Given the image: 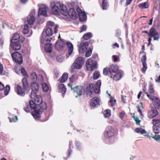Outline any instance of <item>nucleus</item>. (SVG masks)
I'll use <instances>...</instances> for the list:
<instances>
[{
  "instance_id": "59",
  "label": "nucleus",
  "mask_w": 160,
  "mask_h": 160,
  "mask_svg": "<svg viewBox=\"0 0 160 160\" xmlns=\"http://www.w3.org/2000/svg\"><path fill=\"white\" fill-rule=\"evenodd\" d=\"M57 60L58 62H61L63 61V58L61 56L59 55L57 57Z\"/></svg>"
},
{
  "instance_id": "37",
  "label": "nucleus",
  "mask_w": 160,
  "mask_h": 160,
  "mask_svg": "<svg viewBox=\"0 0 160 160\" xmlns=\"http://www.w3.org/2000/svg\"><path fill=\"white\" fill-rule=\"evenodd\" d=\"M92 36V35L91 32H87L83 35V38L85 40H87L91 38Z\"/></svg>"
},
{
  "instance_id": "62",
  "label": "nucleus",
  "mask_w": 160,
  "mask_h": 160,
  "mask_svg": "<svg viewBox=\"0 0 160 160\" xmlns=\"http://www.w3.org/2000/svg\"><path fill=\"white\" fill-rule=\"evenodd\" d=\"M76 11L77 14H80V13H82L83 12L82 11V10L79 7L77 8L76 9Z\"/></svg>"
},
{
  "instance_id": "41",
  "label": "nucleus",
  "mask_w": 160,
  "mask_h": 160,
  "mask_svg": "<svg viewBox=\"0 0 160 160\" xmlns=\"http://www.w3.org/2000/svg\"><path fill=\"white\" fill-rule=\"evenodd\" d=\"M153 131L155 134L159 133L160 132V127L159 126H153Z\"/></svg>"
},
{
  "instance_id": "16",
  "label": "nucleus",
  "mask_w": 160,
  "mask_h": 160,
  "mask_svg": "<svg viewBox=\"0 0 160 160\" xmlns=\"http://www.w3.org/2000/svg\"><path fill=\"white\" fill-rule=\"evenodd\" d=\"M15 69L17 74H19L21 73L22 75L27 77H28L25 69L23 68H21L19 65H17L15 66Z\"/></svg>"
},
{
  "instance_id": "31",
  "label": "nucleus",
  "mask_w": 160,
  "mask_h": 160,
  "mask_svg": "<svg viewBox=\"0 0 160 160\" xmlns=\"http://www.w3.org/2000/svg\"><path fill=\"white\" fill-rule=\"evenodd\" d=\"M59 92L62 93L63 94L65 93L66 91V88L63 84H61L58 87Z\"/></svg>"
},
{
  "instance_id": "14",
  "label": "nucleus",
  "mask_w": 160,
  "mask_h": 160,
  "mask_svg": "<svg viewBox=\"0 0 160 160\" xmlns=\"http://www.w3.org/2000/svg\"><path fill=\"white\" fill-rule=\"evenodd\" d=\"M48 8L46 5L42 4L40 6L38 10V14L39 15H42L45 17H47V11Z\"/></svg>"
},
{
  "instance_id": "21",
  "label": "nucleus",
  "mask_w": 160,
  "mask_h": 160,
  "mask_svg": "<svg viewBox=\"0 0 160 160\" xmlns=\"http://www.w3.org/2000/svg\"><path fill=\"white\" fill-rule=\"evenodd\" d=\"M35 15V12L32 11L28 16L27 18V21L28 23L30 25L33 24L35 20V18L34 16Z\"/></svg>"
},
{
  "instance_id": "42",
  "label": "nucleus",
  "mask_w": 160,
  "mask_h": 160,
  "mask_svg": "<svg viewBox=\"0 0 160 160\" xmlns=\"http://www.w3.org/2000/svg\"><path fill=\"white\" fill-rule=\"evenodd\" d=\"M100 74L99 71L97 70L95 71L94 73L93 74V78L94 80L98 79L99 77Z\"/></svg>"
},
{
  "instance_id": "64",
  "label": "nucleus",
  "mask_w": 160,
  "mask_h": 160,
  "mask_svg": "<svg viewBox=\"0 0 160 160\" xmlns=\"http://www.w3.org/2000/svg\"><path fill=\"white\" fill-rule=\"evenodd\" d=\"M125 113L124 112H121L119 114V117L122 119L124 116Z\"/></svg>"
},
{
  "instance_id": "26",
  "label": "nucleus",
  "mask_w": 160,
  "mask_h": 160,
  "mask_svg": "<svg viewBox=\"0 0 160 160\" xmlns=\"http://www.w3.org/2000/svg\"><path fill=\"white\" fill-rule=\"evenodd\" d=\"M66 45L68 49V55L66 54V56L67 58H68L69 56L71 55L73 51V45L70 42H68L66 43Z\"/></svg>"
},
{
  "instance_id": "32",
  "label": "nucleus",
  "mask_w": 160,
  "mask_h": 160,
  "mask_svg": "<svg viewBox=\"0 0 160 160\" xmlns=\"http://www.w3.org/2000/svg\"><path fill=\"white\" fill-rule=\"evenodd\" d=\"M78 17H79L80 21H83L87 19V16L84 12L82 13H80V14H78Z\"/></svg>"
},
{
  "instance_id": "27",
  "label": "nucleus",
  "mask_w": 160,
  "mask_h": 160,
  "mask_svg": "<svg viewBox=\"0 0 160 160\" xmlns=\"http://www.w3.org/2000/svg\"><path fill=\"white\" fill-rule=\"evenodd\" d=\"M45 43H42V44H44V48L45 51L47 52L50 53L52 52V45L51 43H49V42H45Z\"/></svg>"
},
{
  "instance_id": "24",
  "label": "nucleus",
  "mask_w": 160,
  "mask_h": 160,
  "mask_svg": "<svg viewBox=\"0 0 160 160\" xmlns=\"http://www.w3.org/2000/svg\"><path fill=\"white\" fill-rule=\"evenodd\" d=\"M90 105L93 107H96L100 105V100L98 97H94L91 99Z\"/></svg>"
},
{
  "instance_id": "54",
  "label": "nucleus",
  "mask_w": 160,
  "mask_h": 160,
  "mask_svg": "<svg viewBox=\"0 0 160 160\" xmlns=\"http://www.w3.org/2000/svg\"><path fill=\"white\" fill-rule=\"evenodd\" d=\"M152 138L155 139L157 141L160 140V135H152Z\"/></svg>"
},
{
  "instance_id": "12",
  "label": "nucleus",
  "mask_w": 160,
  "mask_h": 160,
  "mask_svg": "<svg viewBox=\"0 0 160 160\" xmlns=\"http://www.w3.org/2000/svg\"><path fill=\"white\" fill-rule=\"evenodd\" d=\"M148 36H150L151 37H153L154 40L158 41L159 38L158 33L154 28H152L150 29Z\"/></svg>"
},
{
  "instance_id": "30",
  "label": "nucleus",
  "mask_w": 160,
  "mask_h": 160,
  "mask_svg": "<svg viewBox=\"0 0 160 160\" xmlns=\"http://www.w3.org/2000/svg\"><path fill=\"white\" fill-rule=\"evenodd\" d=\"M110 78H113V80L117 81L120 80L121 78V74L118 72H117L113 74L110 75L109 76Z\"/></svg>"
},
{
  "instance_id": "22",
  "label": "nucleus",
  "mask_w": 160,
  "mask_h": 160,
  "mask_svg": "<svg viewBox=\"0 0 160 160\" xmlns=\"http://www.w3.org/2000/svg\"><path fill=\"white\" fill-rule=\"evenodd\" d=\"M147 57L146 55L142 56L141 58V61L142 65V71L144 73L147 68V64L146 63Z\"/></svg>"
},
{
  "instance_id": "23",
  "label": "nucleus",
  "mask_w": 160,
  "mask_h": 160,
  "mask_svg": "<svg viewBox=\"0 0 160 160\" xmlns=\"http://www.w3.org/2000/svg\"><path fill=\"white\" fill-rule=\"evenodd\" d=\"M11 47L13 50H18L21 48V44L19 41H11Z\"/></svg>"
},
{
  "instance_id": "20",
  "label": "nucleus",
  "mask_w": 160,
  "mask_h": 160,
  "mask_svg": "<svg viewBox=\"0 0 160 160\" xmlns=\"http://www.w3.org/2000/svg\"><path fill=\"white\" fill-rule=\"evenodd\" d=\"M34 97H32V96L30 95V97L32 98L34 101L37 104V105L40 104L42 102V99L41 96L39 95H37V93H35V95Z\"/></svg>"
},
{
  "instance_id": "63",
  "label": "nucleus",
  "mask_w": 160,
  "mask_h": 160,
  "mask_svg": "<svg viewBox=\"0 0 160 160\" xmlns=\"http://www.w3.org/2000/svg\"><path fill=\"white\" fill-rule=\"evenodd\" d=\"M121 31L119 29L117 30L116 32V36L117 37H119L120 36L121 34Z\"/></svg>"
},
{
  "instance_id": "29",
  "label": "nucleus",
  "mask_w": 160,
  "mask_h": 160,
  "mask_svg": "<svg viewBox=\"0 0 160 160\" xmlns=\"http://www.w3.org/2000/svg\"><path fill=\"white\" fill-rule=\"evenodd\" d=\"M153 106L155 108L160 109V99L158 97H155L153 101Z\"/></svg>"
},
{
  "instance_id": "56",
  "label": "nucleus",
  "mask_w": 160,
  "mask_h": 160,
  "mask_svg": "<svg viewBox=\"0 0 160 160\" xmlns=\"http://www.w3.org/2000/svg\"><path fill=\"white\" fill-rule=\"evenodd\" d=\"M24 110L26 112H30L31 109H30V108L29 107V105H26V107H25Z\"/></svg>"
},
{
  "instance_id": "25",
  "label": "nucleus",
  "mask_w": 160,
  "mask_h": 160,
  "mask_svg": "<svg viewBox=\"0 0 160 160\" xmlns=\"http://www.w3.org/2000/svg\"><path fill=\"white\" fill-rule=\"evenodd\" d=\"M158 114V113L156 109L153 108L149 111L148 115L149 118H153Z\"/></svg>"
},
{
  "instance_id": "40",
  "label": "nucleus",
  "mask_w": 160,
  "mask_h": 160,
  "mask_svg": "<svg viewBox=\"0 0 160 160\" xmlns=\"http://www.w3.org/2000/svg\"><path fill=\"white\" fill-rule=\"evenodd\" d=\"M30 78L33 81V82H36L37 79L36 73L34 72H32L30 74Z\"/></svg>"
},
{
  "instance_id": "57",
  "label": "nucleus",
  "mask_w": 160,
  "mask_h": 160,
  "mask_svg": "<svg viewBox=\"0 0 160 160\" xmlns=\"http://www.w3.org/2000/svg\"><path fill=\"white\" fill-rule=\"evenodd\" d=\"M69 79L70 80V83H71L72 85V83L75 80V76L72 75L71 77L69 78Z\"/></svg>"
},
{
  "instance_id": "9",
  "label": "nucleus",
  "mask_w": 160,
  "mask_h": 160,
  "mask_svg": "<svg viewBox=\"0 0 160 160\" xmlns=\"http://www.w3.org/2000/svg\"><path fill=\"white\" fill-rule=\"evenodd\" d=\"M97 66V62L93 61L91 59H89L86 61V66L87 69L88 71H93L96 68Z\"/></svg>"
},
{
  "instance_id": "53",
  "label": "nucleus",
  "mask_w": 160,
  "mask_h": 160,
  "mask_svg": "<svg viewBox=\"0 0 160 160\" xmlns=\"http://www.w3.org/2000/svg\"><path fill=\"white\" fill-rule=\"evenodd\" d=\"M18 119L17 116H14L13 117L11 118V122H16L18 121Z\"/></svg>"
},
{
  "instance_id": "51",
  "label": "nucleus",
  "mask_w": 160,
  "mask_h": 160,
  "mask_svg": "<svg viewBox=\"0 0 160 160\" xmlns=\"http://www.w3.org/2000/svg\"><path fill=\"white\" fill-rule=\"evenodd\" d=\"M85 52V55L86 57H89L91 55L92 53V50L91 49H89L88 50H86V51Z\"/></svg>"
},
{
  "instance_id": "61",
  "label": "nucleus",
  "mask_w": 160,
  "mask_h": 160,
  "mask_svg": "<svg viewBox=\"0 0 160 160\" xmlns=\"http://www.w3.org/2000/svg\"><path fill=\"white\" fill-rule=\"evenodd\" d=\"M135 121L136 122V123L137 125H139L140 122V120H139V118L136 117L135 119H134Z\"/></svg>"
},
{
  "instance_id": "6",
  "label": "nucleus",
  "mask_w": 160,
  "mask_h": 160,
  "mask_svg": "<svg viewBox=\"0 0 160 160\" xmlns=\"http://www.w3.org/2000/svg\"><path fill=\"white\" fill-rule=\"evenodd\" d=\"M84 61L83 58L82 57L77 58L71 66L72 71L74 68L76 69L81 68L82 67Z\"/></svg>"
},
{
  "instance_id": "18",
  "label": "nucleus",
  "mask_w": 160,
  "mask_h": 160,
  "mask_svg": "<svg viewBox=\"0 0 160 160\" xmlns=\"http://www.w3.org/2000/svg\"><path fill=\"white\" fill-rule=\"evenodd\" d=\"M65 45V43L62 40H58L56 42L55 48L57 50L60 51L63 49Z\"/></svg>"
},
{
  "instance_id": "5",
  "label": "nucleus",
  "mask_w": 160,
  "mask_h": 160,
  "mask_svg": "<svg viewBox=\"0 0 160 160\" xmlns=\"http://www.w3.org/2000/svg\"><path fill=\"white\" fill-rule=\"evenodd\" d=\"M118 67L116 65H111L109 68H104L103 73L105 75L109 76L110 75L118 72Z\"/></svg>"
},
{
  "instance_id": "33",
  "label": "nucleus",
  "mask_w": 160,
  "mask_h": 160,
  "mask_svg": "<svg viewBox=\"0 0 160 160\" xmlns=\"http://www.w3.org/2000/svg\"><path fill=\"white\" fill-rule=\"evenodd\" d=\"M29 105L31 110H33L34 111H35L37 107V104L33 100H31L29 101Z\"/></svg>"
},
{
  "instance_id": "49",
  "label": "nucleus",
  "mask_w": 160,
  "mask_h": 160,
  "mask_svg": "<svg viewBox=\"0 0 160 160\" xmlns=\"http://www.w3.org/2000/svg\"><path fill=\"white\" fill-rule=\"evenodd\" d=\"M145 94L147 95V97L151 100L152 101L154 99V98L155 97H154L152 94H150L149 92H145Z\"/></svg>"
},
{
  "instance_id": "44",
  "label": "nucleus",
  "mask_w": 160,
  "mask_h": 160,
  "mask_svg": "<svg viewBox=\"0 0 160 160\" xmlns=\"http://www.w3.org/2000/svg\"><path fill=\"white\" fill-rule=\"evenodd\" d=\"M103 114L105 117H108L111 115V111L107 109L104 111Z\"/></svg>"
},
{
  "instance_id": "48",
  "label": "nucleus",
  "mask_w": 160,
  "mask_h": 160,
  "mask_svg": "<svg viewBox=\"0 0 160 160\" xmlns=\"http://www.w3.org/2000/svg\"><path fill=\"white\" fill-rule=\"evenodd\" d=\"M110 102L111 103V106L113 107L115 105L116 100L113 97H111L110 99Z\"/></svg>"
},
{
  "instance_id": "1",
  "label": "nucleus",
  "mask_w": 160,
  "mask_h": 160,
  "mask_svg": "<svg viewBox=\"0 0 160 160\" xmlns=\"http://www.w3.org/2000/svg\"><path fill=\"white\" fill-rule=\"evenodd\" d=\"M47 108L46 103L43 102L37 105L36 109L32 112V114L35 119H39L40 117V114L44 110H46Z\"/></svg>"
},
{
  "instance_id": "50",
  "label": "nucleus",
  "mask_w": 160,
  "mask_h": 160,
  "mask_svg": "<svg viewBox=\"0 0 160 160\" xmlns=\"http://www.w3.org/2000/svg\"><path fill=\"white\" fill-rule=\"evenodd\" d=\"M154 91L153 88V85L151 83H150L148 92H149L150 94H152L154 93Z\"/></svg>"
},
{
  "instance_id": "58",
  "label": "nucleus",
  "mask_w": 160,
  "mask_h": 160,
  "mask_svg": "<svg viewBox=\"0 0 160 160\" xmlns=\"http://www.w3.org/2000/svg\"><path fill=\"white\" fill-rule=\"evenodd\" d=\"M75 146L78 149V150H80L81 148V144L80 142L77 141L75 143Z\"/></svg>"
},
{
  "instance_id": "8",
  "label": "nucleus",
  "mask_w": 160,
  "mask_h": 160,
  "mask_svg": "<svg viewBox=\"0 0 160 160\" xmlns=\"http://www.w3.org/2000/svg\"><path fill=\"white\" fill-rule=\"evenodd\" d=\"M13 61L18 65H20L23 62L22 54L17 52H15L11 55Z\"/></svg>"
},
{
  "instance_id": "46",
  "label": "nucleus",
  "mask_w": 160,
  "mask_h": 160,
  "mask_svg": "<svg viewBox=\"0 0 160 160\" xmlns=\"http://www.w3.org/2000/svg\"><path fill=\"white\" fill-rule=\"evenodd\" d=\"M72 142L70 141L69 143V148L67 151L68 157H69L70 155L72 152V150L71 149V146L72 145Z\"/></svg>"
},
{
  "instance_id": "3",
  "label": "nucleus",
  "mask_w": 160,
  "mask_h": 160,
  "mask_svg": "<svg viewBox=\"0 0 160 160\" xmlns=\"http://www.w3.org/2000/svg\"><path fill=\"white\" fill-rule=\"evenodd\" d=\"M52 28L48 27L45 30H43L42 34L41 39V43H45V41L50 42L51 38L50 37L52 34Z\"/></svg>"
},
{
  "instance_id": "47",
  "label": "nucleus",
  "mask_w": 160,
  "mask_h": 160,
  "mask_svg": "<svg viewBox=\"0 0 160 160\" xmlns=\"http://www.w3.org/2000/svg\"><path fill=\"white\" fill-rule=\"evenodd\" d=\"M140 104H141V105L140 107L138 105H137V111L139 113L140 115L142 116L143 117V115L142 113L141 109L140 108V107H141L142 108H143V106H142V103L141 102Z\"/></svg>"
},
{
  "instance_id": "13",
  "label": "nucleus",
  "mask_w": 160,
  "mask_h": 160,
  "mask_svg": "<svg viewBox=\"0 0 160 160\" xmlns=\"http://www.w3.org/2000/svg\"><path fill=\"white\" fill-rule=\"evenodd\" d=\"M30 87L32 90L30 93L31 96L34 97L35 93H37L38 91L39 85L36 82H34L31 83Z\"/></svg>"
},
{
  "instance_id": "11",
  "label": "nucleus",
  "mask_w": 160,
  "mask_h": 160,
  "mask_svg": "<svg viewBox=\"0 0 160 160\" xmlns=\"http://www.w3.org/2000/svg\"><path fill=\"white\" fill-rule=\"evenodd\" d=\"M68 85L74 92H77V95L76 96V98H77L78 96H80L82 95V93L83 91V89L82 87L77 86L75 87L74 88H72V85L71 83L68 84Z\"/></svg>"
},
{
  "instance_id": "15",
  "label": "nucleus",
  "mask_w": 160,
  "mask_h": 160,
  "mask_svg": "<svg viewBox=\"0 0 160 160\" xmlns=\"http://www.w3.org/2000/svg\"><path fill=\"white\" fill-rule=\"evenodd\" d=\"M114 130L111 126L106 128L104 132V135L106 138H109L114 135Z\"/></svg>"
},
{
  "instance_id": "35",
  "label": "nucleus",
  "mask_w": 160,
  "mask_h": 160,
  "mask_svg": "<svg viewBox=\"0 0 160 160\" xmlns=\"http://www.w3.org/2000/svg\"><path fill=\"white\" fill-rule=\"evenodd\" d=\"M20 37L18 33H15L12 37V39L11 40V41H18L17 40L20 38Z\"/></svg>"
},
{
  "instance_id": "2",
  "label": "nucleus",
  "mask_w": 160,
  "mask_h": 160,
  "mask_svg": "<svg viewBox=\"0 0 160 160\" xmlns=\"http://www.w3.org/2000/svg\"><path fill=\"white\" fill-rule=\"evenodd\" d=\"M61 13L64 15L68 16L73 19H77L78 17V15L75 10L73 8L69 9L68 12L67 11L66 7L64 5H62L61 6Z\"/></svg>"
},
{
  "instance_id": "60",
  "label": "nucleus",
  "mask_w": 160,
  "mask_h": 160,
  "mask_svg": "<svg viewBox=\"0 0 160 160\" xmlns=\"http://www.w3.org/2000/svg\"><path fill=\"white\" fill-rule=\"evenodd\" d=\"M112 57L113 59L114 62H116L118 61L119 58L118 57L116 56L113 55L112 56Z\"/></svg>"
},
{
  "instance_id": "36",
  "label": "nucleus",
  "mask_w": 160,
  "mask_h": 160,
  "mask_svg": "<svg viewBox=\"0 0 160 160\" xmlns=\"http://www.w3.org/2000/svg\"><path fill=\"white\" fill-rule=\"evenodd\" d=\"M135 131L137 133H140L141 134H144L146 133V131L141 128H136L135 129Z\"/></svg>"
},
{
  "instance_id": "28",
  "label": "nucleus",
  "mask_w": 160,
  "mask_h": 160,
  "mask_svg": "<svg viewBox=\"0 0 160 160\" xmlns=\"http://www.w3.org/2000/svg\"><path fill=\"white\" fill-rule=\"evenodd\" d=\"M4 89V94L5 95L8 94V92L10 89V87L9 85H7L5 88L4 85L0 82V91Z\"/></svg>"
},
{
  "instance_id": "19",
  "label": "nucleus",
  "mask_w": 160,
  "mask_h": 160,
  "mask_svg": "<svg viewBox=\"0 0 160 160\" xmlns=\"http://www.w3.org/2000/svg\"><path fill=\"white\" fill-rule=\"evenodd\" d=\"M22 32L24 34L26 35V36L27 37L31 36L32 33V31L28 28V26L27 24L25 25Z\"/></svg>"
},
{
  "instance_id": "52",
  "label": "nucleus",
  "mask_w": 160,
  "mask_h": 160,
  "mask_svg": "<svg viewBox=\"0 0 160 160\" xmlns=\"http://www.w3.org/2000/svg\"><path fill=\"white\" fill-rule=\"evenodd\" d=\"M54 25V23L52 22L48 21L47 23V26L48 27H50L51 28H52V27Z\"/></svg>"
},
{
  "instance_id": "43",
  "label": "nucleus",
  "mask_w": 160,
  "mask_h": 160,
  "mask_svg": "<svg viewBox=\"0 0 160 160\" xmlns=\"http://www.w3.org/2000/svg\"><path fill=\"white\" fill-rule=\"evenodd\" d=\"M152 124L153 126H159L160 125V119H154L152 120Z\"/></svg>"
},
{
  "instance_id": "55",
  "label": "nucleus",
  "mask_w": 160,
  "mask_h": 160,
  "mask_svg": "<svg viewBox=\"0 0 160 160\" xmlns=\"http://www.w3.org/2000/svg\"><path fill=\"white\" fill-rule=\"evenodd\" d=\"M87 27L86 25H82V26L80 28V32H82L86 31L87 29Z\"/></svg>"
},
{
  "instance_id": "45",
  "label": "nucleus",
  "mask_w": 160,
  "mask_h": 160,
  "mask_svg": "<svg viewBox=\"0 0 160 160\" xmlns=\"http://www.w3.org/2000/svg\"><path fill=\"white\" fill-rule=\"evenodd\" d=\"M42 88L45 92H47L49 89L48 85L45 83H43L42 84Z\"/></svg>"
},
{
  "instance_id": "38",
  "label": "nucleus",
  "mask_w": 160,
  "mask_h": 160,
  "mask_svg": "<svg viewBox=\"0 0 160 160\" xmlns=\"http://www.w3.org/2000/svg\"><path fill=\"white\" fill-rule=\"evenodd\" d=\"M138 7L142 9L147 8L148 7V2H146L142 3L139 4H138Z\"/></svg>"
},
{
  "instance_id": "34",
  "label": "nucleus",
  "mask_w": 160,
  "mask_h": 160,
  "mask_svg": "<svg viewBox=\"0 0 160 160\" xmlns=\"http://www.w3.org/2000/svg\"><path fill=\"white\" fill-rule=\"evenodd\" d=\"M68 78V74L67 73H64L62 77L60 79V81L61 83L64 82L67 80Z\"/></svg>"
},
{
  "instance_id": "17",
  "label": "nucleus",
  "mask_w": 160,
  "mask_h": 160,
  "mask_svg": "<svg viewBox=\"0 0 160 160\" xmlns=\"http://www.w3.org/2000/svg\"><path fill=\"white\" fill-rule=\"evenodd\" d=\"M88 42L81 43L79 47V52L80 53H84L87 49L88 47Z\"/></svg>"
},
{
  "instance_id": "39",
  "label": "nucleus",
  "mask_w": 160,
  "mask_h": 160,
  "mask_svg": "<svg viewBox=\"0 0 160 160\" xmlns=\"http://www.w3.org/2000/svg\"><path fill=\"white\" fill-rule=\"evenodd\" d=\"M103 10H107L109 6L107 0H103L102 4Z\"/></svg>"
},
{
  "instance_id": "10",
  "label": "nucleus",
  "mask_w": 160,
  "mask_h": 160,
  "mask_svg": "<svg viewBox=\"0 0 160 160\" xmlns=\"http://www.w3.org/2000/svg\"><path fill=\"white\" fill-rule=\"evenodd\" d=\"M63 4H61L59 2L57 3L52 7L51 12L54 15H58L61 13V6Z\"/></svg>"
},
{
  "instance_id": "4",
  "label": "nucleus",
  "mask_w": 160,
  "mask_h": 160,
  "mask_svg": "<svg viewBox=\"0 0 160 160\" xmlns=\"http://www.w3.org/2000/svg\"><path fill=\"white\" fill-rule=\"evenodd\" d=\"M22 83L23 88L19 85H18L17 89V94L21 96H24L25 95V91L28 87V84L27 79L25 77L22 79Z\"/></svg>"
},
{
  "instance_id": "7",
  "label": "nucleus",
  "mask_w": 160,
  "mask_h": 160,
  "mask_svg": "<svg viewBox=\"0 0 160 160\" xmlns=\"http://www.w3.org/2000/svg\"><path fill=\"white\" fill-rule=\"evenodd\" d=\"M101 85V81L98 80L96 84L90 83L89 84L88 88L91 92L93 91L96 93H98L100 91V88Z\"/></svg>"
}]
</instances>
